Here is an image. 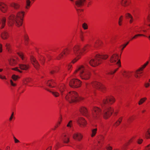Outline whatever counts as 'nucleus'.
<instances>
[{"label": "nucleus", "instance_id": "obj_50", "mask_svg": "<svg viewBox=\"0 0 150 150\" xmlns=\"http://www.w3.org/2000/svg\"><path fill=\"white\" fill-rule=\"evenodd\" d=\"M5 46L6 48L8 50H9V48L10 47V44L9 43H6L5 44Z\"/></svg>", "mask_w": 150, "mask_h": 150}, {"label": "nucleus", "instance_id": "obj_37", "mask_svg": "<svg viewBox=\"0 0 150 150\" xmlns=\"http://www.w3.org/2000/svg\"><path fill=\"white\" fill-rule=\"evenodd\" d=\"M101 42H100V41H96L95 42V44L94 45V47H98L100 45V44L101 43Z\"/></svg>", "mask_w": 150, "mask_h": 150}, {"label": "nucleus", "instance_id": "obj_10", "mask_svg": "<svg viewBox=\"0 0 150 150\" xmlns=\"http://www.w3.org/2000/svg\"><path fill=\"white\" fill-rule=\"evenodd\" d=\"M31 60L34 67L37 70H38L39 69V68L40 66V65L38 62L36 60V59L33 57H31Z\"/></svg>", "mask_w": 150, "mask_h": 150}, {"label": "nucleus", "instance_id": "obj_46", "mask_svg": "<svg viewBox=\"0 0 150 150\" xmlns=\"http://www.w3.org/2000/svg\"><path fill=\"white\" fill-rule=\"evenodd\" d=\"M133 119V117H129L127 120V121L128 122H130Z\"/></svg>", "mask_w": 150, "mask_h": 150}, {"label": "nucleus", "instance_id": "obj_8", "mask_svg": "<svg viewBox=\"0 0 150 150\" xmlns=\"http://www.w3.org/2000/svg\"><path fill=\"white\" fill-rule=\"evenodd\" d=\"M90 85L98 89L99 91L104 92L105 90V87L101 83L97 82H93Z\"/></svg>", "mask_w": 150, "mask_h": 150}, {"label": "nucleus", "instance_id": "obj_13", "mask_svg": "<svg viewBox=\"0 0 150 150\" xmlns=\"http://www.w3.org/2000/svg\"><path fill=\"white\" fill-rule=\"evenodd\" d=\"M69 50L68 49H65L57 57V59H61L62 57H63V54L66 55L69 54Z\"/></svg>", "mask_w": 150, "mask_h": 150}, {"label": "nucleus", "instance_id": "obj_25", "mask_svg": "<svg viewBox=\"0 0 150 150\" xmlns=\"http://www.w3.org/2000/svg\"><path fill=\"white\" fill-rule=\"evenodd\" d=\"M8 37V34L6 31L4 32L1 34V37L3 39H6Z\"/></svg>", "mask_w": 150, "mask_h": 150}, {"label": "nucleus", "instance_id": "obj_64", "mask_svg": "<svg viewBox=\"0 0 150 150\" xmlns=\"http://www.w3.org/2000/svg\"><path fill=\"white\" fill-rule=\"evenodd\" d=\"M10 148V147L9 146H7L6 148V149L7 150H8Z\"/></svg>", "mask_w": 150, "mask_h": 150}, {"label": "nucleus", "instance_id": "obj_60", "mask_svg": "<svg viewBox=\"0 0 150 150\" xmlns=\"http://www.w3.org/2000/svg\"><path fill=\"white\" fill-rule=\"evenodd\" d=\"M112 149V148L111 147H109L107 148V150H111Z\"/></svg>", "mask_w": 150, "mask_h": 150}, {"label": "nucleus", "instance_id": "obj_12", "mask_svg": "<svg viewBox=\"0 0 150 150\" xmlns=\"http://www.w3.org/2000/svg\"><path fill=\"white\" fill-rule=\"evenodd\" d=\"M73 137L75 140L79 141L82 139L83 136L81 133L76 132L73 134Z\"/></svg>", "mask_w": 150, "mask_h": 150}, {"label": "nucleus", "instance_id": "obj_6", "mask_svg": "<svg viewBox=\"0 0 150 150\" xmlns=\"http://www.w3.org/2000/svg\"><path fill=\"white\" fill-rule=\"evenodd\" d=\"M65 98L66 100L70 103L75 102L81 99L77 93L74 91L69 92Z\"/></svg>", "mask_w": 150, "mask_h": 150}, {"label": "nucleus", "instance_id": "obj_29", "mask_svg": "<svg viewBox=\"0 0 150 150\" xmlns=\"http://www.w3.org/2000/svg\"><path fill=\"white\" fill-rule=\"evenodd\" d=\"M131 73V72L126 73L125 72L123 74H122L124 77L126 78H128L130 76Z\"/></svg>", "mask_w": 150, "mask_h": 150}, {"label": "nucleus", "instance_id": "obj_34", "mask_svg": "<svg viewBox=\"0 0 150 150\" xmlns=\"http://www.w3.org/2000/svg\"><path fill=\"white\" fill-rule=\"evenodd\" d=\"M146 99V98H141L138 104L139 105L142 104Z\"/></svg>", "mask_w": 150, "mask_h": 150}, {"label": "nucleus", "instance_id": "obj_7", "mask_svg": "<svg viewBox=\"0 0 150 150\" xmlns=\"http://www.w3.org/2000/svg\"><path fill=\"white\" fill-rule=\"evenodd\" d=\"M118 54H114L110 56V61L111 63H115L119 67H120L121 66V62L120 59L118 60Z\"/></svg>", "mask_w": 150, "mask_h": 150}, {"label": "nucleus", "instance_id": "obj_11", "mask_svg": "<svg viewBox=\"0 0 150 150\" xmlns=\"http://www.w3.org/2000/svg\"><path fill=\"white\" fill-rule=\"evenodd\" d=\"M77 122L79 125L81 127H84L86 125V122L83 118H79L77 120Z\"/></svg>", "mask_w": 150, "mask_h": 150}, {"label": "nucleus", "instance_id": "obj_23", "mask_svg": "<svg viewBox=\"0 0 150 150\" xmlns=\"http://www.w3.org/2000/svg\"><path fill=\"white\" fill-rule=\"evenodd\" d=\"M32 79L30 78H24L23 80V83L25 85H27L28 83L31 82Z\"/></svg>", "mask_w": 150, "mask_h": 150}, {"label": "nucleus", "instance_id": "obj_24", "mask_svg": "<svg viewBox=\"0 0 150 150\" xmlns=\"http://www.w3.org/2000/svg\"><path fill=\"white\" fill-rule=\"evenodd\" d=\"M62 140L64 143H68L69 141V138L68 137H67L66 135H64L62 138Z\"/></svg>", "mask_w": 150, "mask_h": 150}, {"label": "nucleus", "instance_id": "obj_63", "mask_svg": "<svg viewBox=\"0 0 150 150\" xmlns=\"http://www.w3.org/2000/svg\"><path fill=\"white\" fill-rule=\"evenodd\" d=\"M2 46L1 45H0V52L2 51Z\"/></svg>", "mask_w": 150, "mask_h": 150}, {"label": "nucleus", "instance_id": "obj_5", "mask_svg": "<svg viewBox=\"0 0 150 150\" xmlns=\"http://www.w3.org/2000/svg\"><path fill=\"white\" fill-rule=\"evenodd\" d=\"M108 57L107 55L102 56L97 55L95 58L92 59L88 61L90 65L93 67L98 66L101 63V59H105Z\"/></svg>", "mask_w": 150, "mask_h": 150}, {"label": "nucleus", "instance_id": "obj_54", "mask_svg": "<svg viewBox=\"0 0 150 150\" xmlns=\"http://www.w3.org/2000/svg\"><path fill=\"white\" fill-rule=\"evenodd\" d=\"M10 82L12 86H16V84L15 83H13V81L12 80H10Z\"/></svg>", "mask_w": 150, "mask_h": 150}, {"label": "nucleus", "instance_id": "obj_21", "mask_svg": "<svg viewBox=\"0 0 150 150\" xmlns=\"http://www.w3.org/2000/svg\"><path fill=\"white\" fill-rule=\"evenodd\" d=\"M144 134L146 138H150V128L145 131Z\"/></svg>", "mask_w": 150, "mask_h": 150}, {"label": "nucleus", "instance_id": "obj_39", "mask_svg": "<svg viewBox=\"0 0 150 150\" xmlns=\"http://www.w3.org/2000/svg\"><path fill=\"white\" fill-rule=\"evenodd\" d=\"M18 54L19 57L23 60L24 59V56L22 52L18 53Z\"/></svg>", "mask_w": 150, "mask_h": 150}, {"label": "nucleus", "instance_id": "obj_57", "mask_svg": "<svg viewBox=\"0 0 150 150\" xmlns=\"http://www.w3.org/2000/svg\"><path fill=\"white\" fill-rule=\"evenodd\" d=\"M145 86L146 87H148L149 86V83H146L145 84Z\"/></svg>", "mask_w": 150, "mask_h": 150}, {"label": "nucleus", "instance_id": "obj_47", "mask_svg": "<svg viewBox=\"0 0 150 150\" xmlns=\"http://www.w3.org/2000/svg\"><path fill=\"white\" fill-rule=\"evenodd\" d=\"M62 117H61V118H60V121H59L58 122V124H57V125H56V126H55V128L54 129H53L54 130H55L56 129V128L57 127H58V125H59L61 123V122L62 121Z\"/></svg>", "mask_w": 150, "mask_h": 150}, {"label": "nucleus", "instance_id": "obj_53", "mask_svg": "<svg viewBox=\"0 0 150 150\" xmlns=\"http://www.w3.org/2000/svg\"><path fill=\"white\" fill-rule=\"evenodd\" d=\"M13 70H14L16 71H18L20 73L22 72V71L20 70L17 68L16 67L12 69Z\"/></svg>", "mask_w": 150, "mask_h": 150}, {"label": "nucleus", "instance_id": "obj_2", "mask_svg": "<svg viewBox=\"0 0 150 150\" xmlns=\"http://www.w3.org/2000/svg\"><path fill=\"white\" fill-rule=\"evenodd\" d=\"M25 12L24 11L18 12L16 17L11 14L7 18V23L9 26H12L14 24L17 26H20L22 24V21Z\"/></svg>", "mask_w": 150, "mask_h": 150}, {"label": "nucleus", "instance_id": "obj_17", "mask_svg": "<svg viewBox=\"0 0 150 150\" xmlns=\"http://www.w3.org/2000/svg\"><path fill=\"white\" fill-rule=\"evenodd\" d=\"M80 111L81 113L86 116H88V112L87 109L84 107H81L80 109Z\"/></svg>", "mask_w": 150, "mask_h": 150}, {"label": "nucleus", "instance_id": "obj_42", "mask_svg": "<svg viewBox=\"0 0 150 150\" xmlns=\"http://www.w3.org/2000/svg\"><path fill=\"white\" fill-rule=\"evenodd\" d=\"M72 126V121H70L67 125V127H71Z\"/></svg>", "mask_w": 150, "mask_h": 150}, {"label": "nucleus", "instance_id": "obj_18", "mask_svg": "<svg viewBox=\"0 0 150 150\" xmlns=\"http://www.w3.org/2000/svg\"><path fill=\"white\" fill-rule=\"evenodd\" d=\"M6 20V18L5 17H3L0 19V25H1V28H2L5 26Z\"/></svg>", "mask_w": 150, "mask_h": 150}, {"label": "nucleus", "instance_id": "obj_36", "mask_svg": "<svg viewBox=\"0 0 150 150\" xmlns=\"http://www.w3.org/2000/svg\"><path fill=\"white\" fill-rule=\"evenodd\" d=\"M19 78L20 77L19 76L14 74L12 76V78L14 81H16L18 79H19Z\"/></svg>", "mask_w": 150, "mask_h": 150}, {"label": "nucleus", "instance_id": "obj_51", "mask_svg": "<svg viewBox=\"0 0 150 150\" xmlns=\"http://www.w3.org/2000/svg\"><path fill=\"white\" fill-rule=\"evenodd\" d=\"M59 143L58 142L54 146V148L55 150H57L59 146Z\"/></svg>", "mask_w": 150, "mask_h": 150}, {"label": "nucleus", "instance_id": "obj_41", "mask_svg": "<svg viewBox=\"0 0 150 150\" xmlns=\"http://www.w3.org/2000/svg\"><path fill=\"white\" fill-rule=\"evenodd\" d=\"M118 68L116 69L113 71H111L110 72H109L108 74H114V73H115L116 72V71L118 70Z\"/></svg>", "mask_w": 150, "mask_h": 150}, {"label": "nucleus", "instance_id": "obj_33", "mask_svg": "<svg viewBox=\"0 0 150 150\" xmlns=\"http://www.w3.org/2000/svg\"><path fill=\"white\" fill-rule=\"evenodd\" d=\"M97 131V129L96 128L93 129L92 130V133L91 134V137H93L95 135Z\"/></svg>", "mask_w": 150, "mask_h": 150}, {"label": "nucleus", "instance_id": "obj_59", "mask_svg": "<svg viewBox=\"0 0 150 150\" xmlns=\"http://www.w3.org/2000/svg\"><path fill=\"white\" fill-rule=\"evenodd\" d=\"M14 141L16 143H17L19 142V141L16 139H15Z\"/></svg>", "mask_w": 150, "mask_h": 150}, {"label": "nucleus", "instance_id": "obj_20", "mask_svg": "<svg viewBox=\"0 0 150 150\" xmlns=\"http://www.w3.org/2000/svg\"><path fill=\"white\" fill-rule=\"evenodd\" d=\"M10 5L11 6L13 7L16 9H18L20 7V5L18 3L14 2L10 3Z\"/></svg>", "mask_w": 150, "mask_h": 150}, {"label": "nucleus", "instance_id": "obj_30", "mask_svg": "<svg viewBox=\"0 0 150 150\" xmlns=\"http://www.w3.org/2000/svg\"><path fill=\"white\" fill-rule=\"evenodd\" d=\"M127 0H122L120 3L122 5L124 6H126L128 5L127 4Z\"/></svg>", "mask_w": 150, "mask_h": 150}, {"label": "nucleus", "instance_id": "obj_22", "mask_svg": "<svg viewBox=\"0 0 150 150\" xmlns=\"http://www.w3.org/2000/svg\"><path fill=\"white\" fill-rule=\"evenodd\" d=\"M19 66L21 69L24 70H27L29 67L28 65H26L24 64H20Z\"/></svg>", "mask_w": 150, "mask_h": 150}, {"label": "nucleus", "instance_id": "obj_58", "mask_svg": "<svg viewBox=\"0 0 150 150\" xmlns=\"http://www.w3.org/2000/svg\"><path fill=\"white\" fill-rule=\"evenodd\" d=\"M52 146H49L47 148L46 150H52Z\"/></svg>", "mask_w": 150, "mask_h": 150}, {"label": "nucleus", "instance_id": "obj_49", "mask_svg": "<svg viewBox=\"0 0 150 150\" xmlns=\"http://www.w3.org/2000/svg\"><path fill=\"white\" fill-rule=\"evenodd\" d=\"M123 19L121 18H119L118 20V24L120 26H121L122 25V22Z\"/></svg>", "mask_w": 150, "mask_h": 150}, {"label": "nucleus", "instance_id": "obj_31", "mask_svg": "<svg viewBox=\"0 0 150 150\" xmlns=\"http://www.w3.org/2000/svg\"><path fill=\"white\" fill-rule=\"evenodd\" d=\"M11 65H14L16 64V61L13 59H11L9 61Z\"/></svg>", "mask_w": 150, "mask_h": 150}, {"label": "nucleus", "instance_id": "obj_16", "mask_svg": "<svg viewBox=\"0 0 150 150\" xmlns=\"http://www.w3.org/2000/svg\"><path fill=\"white\" fill-rule=\"evenodd\" d=\"M7 9V5L2 2H0V9L3 12H5Z\"/></svg>", "mask_w": 150, "mask_h": 150}, {"label": "nucleus", "instance_id": "obj_56", "mask_svg": "<svg viewBox=\"0 0 150 150\" xmlns=\"http://www.w3.org/2000/svg\"><path fill=\"white\" fill-rule=\"evenodd\" d=\"M13 112L12 113V114L11 115L10 118H9V120L10 121H11L12 120V119L13 118Z\"/></svg>", "mask_w": 150, "mask_h": 150}, {"label": "nucleus", "instance_id": "obj_44", "mask_svg": "<svg viewBox=\"0 0 150 150\" xmlns=\"http://www.w3.org/2000/svg\"><path fill=\"white\" fill-rule=\"evenodd\" d=\"M77 149H81L82 148V146L81 144H78L76 145Z\"/></svg>", "mask_w": 150, "mask_h": 150}, {"label": "nucleus", "instance_id": "obj_26", "mask_svg": "<svg viewBox=\"0 0 150 150\" xmlns=\"http://www.w3.org/2000/svg\"><path fill=\"white\" fill-rule=\"evenodd\" d=\"M46 89L47 91H49L50 92L52 93L53 95L55 97H58L59 95V93L56 91H52L47 89Z\"/></svg>", "mask_w": 150, "mask_h": 150}, {"label": "nucleus", "instance_id": "obj_43", "mask_svg": "<svg viewBox=\"0 0 150 150\" xmlns=\"http://www.w3.org/2000/svg\"><path fill=\"white\" fill-rule=\"evenodd\" d=\"M3 69H0V72L2 71ZM0 78L1 79H6V77L5 76H3L1 75H0Z\"/></svg>", "mask_w": 150, "mask_h": 150}, {"label": "nucleus", "instance_id": "obj_14", "mask_svg": "<svg viewBox=\"0 0 150 150\" xmlns=\"http://www.w3.org/2000/svg\"><path fill=\"white\" fill-rule=\"evenodd\" d=\"M45 83L47 86L50 87L54 88L55 87V83L53 80H49L45 81Z\"/></svg>", "mask_w": 150, "mask_h": 150}, {"label": "nucleus", "instance_id": "obj_40", "mask_svg": "<svg viewBox=\"0 0 150 150\" xmlns=\"http://www.w3.org/2000/svg\"><path fill=\"white\" fill-rule=\"evenodd\" d=\"M58 71L57 69H54L50 71V73L52 74H53L54 73L57 72Z\"/></svg>", "mask_w": 150, "mask_h": 150}, {"label": "nucleus", "instance_id": "obj_28", "mask_svg": "<svg viewBox=\"0 0 150 150\" xmlns=\"http://www.w3.org/2000/svg\"><path fill=\"white\" fill-rule=\"evenodd\" d=\"M39 59L41 63L42 64H44L45 61V58L43 56H41L40 57H39Z\"/></svg>", "mask_w": 150, "mask_h": 150}, {"label": "nucleus", "instance_id": "obj_1", "mask_svg": "<svg viewBox=\"0 0 150 150\" xmlns=\"http://www.w3.org/2000/svg\"><path fill=\"white\" fill-rule=\"evenodd\" d=\"M115 100L113 97H109L104 99L101 104L103 111L100 109L98 107H94L93 114V117L94 119H98L99 118L102 114L104 117L108 119L113 113V109L108 106V104H112L114 103Z\"/></svg>", "mask_w": 150, "mask_h": 150}, {"label": "nucleus", "instance_id": "obj_32", "mask_svg": "<svg viewBox=\"0 0 150 150\" xmlns=\"http://www.w3.org/2000/svg\"><path fill=\"white\" fill-rule=\"evenodd\" d=\"M30 0H27L26 1V6L25 8L28 9L30 6Z\"/></svg>", "mask_w": 150, "mask_h": 150}, {"label": "nucleus", "instance_id": "obj_55", "mask_svg": "<svg viewBox=\"0 0 150 150\" xmlns=\"http://www.w3.org/2000/svg\"><path fill=\"white\" fill-rule=\"evenodd\" d=\"M24 37L25 41H27L28 39V35H24Z\"/></svg>", "mask_w": 150, "mask_h": 150}, {"label": "nucleus", "instance_id": "obj_19", "mask_svg": "<svg viewBox=\"0 0 150 150\" xmlns=\"http://www.w3.org/2000/svg\"><path fill=\"white\" fill-rule=\"evenodd\" d=\"M58 89L60 91L61 94L62 96L63 95V92L65 91V87L64 84H62L60 85L58 87Z\"/></svg>", "mask_w": 150, "mask_h": 150}, {"label": "nucleus", "instance_id": "obj_61", "mask_svg": "<svg viewBox=\"0 0 150 150\" xmlns=\"http://www.w3.org/2000/svg\"><path fill=\"white\" fill-rule=\"evenodd\" d=\"M135 77L137 78H139V76L138 75V74H137V73H136V75H135Z\"/></svg>", "mask_w": 150, "mask_h": 150}, {"label": "nucleus", "instance_id": "obj_9", "mask_svg": "<svg viewBox=\"0 0 150 150\" xmlns=\"http://www.w3.org/2000/svg\"><path fill=\"white\" fill-rule=\"evenodd\" d=\"M81 83L80 80L77 79H73L70 81L69 85L71 87L77 88L80 86Z\"/></svg>", "mask_w": 150, "mask_h": 150}, {"label": "nucleus", "instance_id": "obj_52", "mask_svg": "<svg viewBox=\"0 0 150 150\" xmlns=\"http://www.w3.org/2000/svg\"><path fill=\"white\" fill-rule=\"evenodd\" d=\"M139 69H138L136 71V73L137 74H140L142 73V71L143 70H139Z\"/></svg>", "mask_w": 150, "mask_h": 150}, {"label": "nucleus", "instance_id": "obj_35", "mask_svg": "<svg viewBox=\"0 0 150 150\" xmlns=\"http://www.w3.org/2000/svg\"><path fill=\"white\" fill-rule=\"evenodd\" d=\"M149 62L147 61L145 63L144 65H143L142 67L139 68V70H143L146 67L147 65L149 64Z\"/></svg>", "mask_w": 150, "mask_h": 150}, {"label": "nucleus", "instance_id": "obj_48", "mask_svg": "<svg viewBox=\"0 0 150 150\" xmlns=\"http://www.w3.org/2000/svg\"><path fill=\"white\" fill-rule=\"evenodd\" d=\"M143 141V140L142 139H139L137 141V142L139 144H142Z\"/></svg>", "mask_w": 150, "mask_h": 150}, {"label": "nucleus", "instance_id": "obj_3", "mask_svg": "<svg viewBox=\"0 0 150 150\" xmlns=\"http://www.w3.org/2000/svg\"><path fill=\"white\" fill-rule=\"evenodd\" d=\"M88 67L86 64L84 65H81L75 71L74 74H77L83 79L87 80L90 77V73L87 70Z\"/></svg>", "mask_w": 150, "mask_h": 150}, {"label": "nucleus", "instance_id": "obj_4", "mask_svg": "<svg viewBox=\"0 0 150 150\" xmlns=\"http://www.w3.org/2000/svg\"><path fill=\"white\" fill-rule=\"evenodd\" d=\"M90 47V45L87 44L81 49H80L79 45L75 46L73 49V51L76 57L72 61V62L73 63H74L80 58L81 55L88 52Z\"/></svg>", "mask_w": 150, "mask_h": 150}, {"label": "nucleus", "instance_id": "obj_38", "mask_svg": "<svg viewBox=\"0 0 150 150\" xmlns=\"http://www.w3.org/2000/svg\"><path fill=\"white\" fill-rule=\"evenodd\" d=\"M145 36V35L143 34H138L136 35L135 36H134L133 37H132V39H131V40H132L133 39H135L137 37L139 36Z\"/></svg>", "mask_w": 150, "mask_h": 150}, {"label": "nucleus", "instance_id": "obj_27", "mask_svg": "<svg viewBox=\"0 0 150 150\" xmlns=\"http://www.w3.org/2000/svg\"><path fill=\"white\" fill-rule=\"evenodd\" d=\"M123 117H120L118 119L115 123V125L116 126H118L121 122L122 120Z\"/></svg>", "mask_w": 150, "mask_h": 150}, {"label": "nucleus", "instance_id": "obj_45", "mask_svg": "<svg viewBox=\"0 0 150 150\" xmlns=\"http://www.w3.org/2000/svg\"><path fill=\"white\" fill-rule=\"evenodd\" d=\"M82 27L84 29H86L88 28L87 25V24L85 23H84L83 24Z\"/></svg>", "mask_w": 150, "mask_h": 150}, {"label": "nucleus", "instance_id": "obj_15", "mask_svg": "<svg viewBox=\"0 0 150 150\" xmlns=\"http://www.w3.org/2000/svg\"><path fill=\"white\" fill-rule=\"evenodd\" d=\"M125 16L127 19L129 20L130 23H132L134 21V19L130 13H126Z\"/></svg>", "mask_w": 150, "mask_h": 150}, {"label": "nucleus", "instance_id": "obj_62", "mask_svg": "<svg viewBox=\"0 0 150 150\" xmlns=\"http://www.w3.org/2000/svg\"><path fill=\"white\" fill-rule=\"evenodd\" d=\"M71 64H69L68 67V69L69 70L71 68Z\"/></svg>", "mask_w": 150, "mask_h": 150}]
</instances>
